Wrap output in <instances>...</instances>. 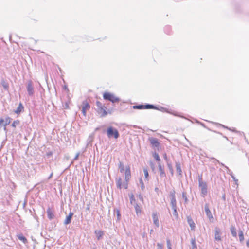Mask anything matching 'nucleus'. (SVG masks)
<instances>
[{
  "label": "nucleus",
  "mask_w": 249,
  "mask_h": 249,
  "mask_svg": "<svg viewBox=\"0 0 249 249\" xmlns=\"http://www.w3.org/2000/svg\"><path fill=\"white\" fill-rule=\"evenodd\" d=\"M247 246L249 248V239L247 242Z\"/></svg>",
  "instance_id": "obj_39"
},
{
  "label": "nucleus",
  "mask_w": 249,
  "mask_h": 249,
  "mask_svg": "<svg viewBox=\"0 0 249 249\" xmlns=\"http://www.w3.org/2000/svg\"><path fill=\"white\" fill-rule=\"evenodd\" d=\"M104 99L109 100L113 103L117 102L119 101V98L116 97L114 95L109 93L105 92L103 94Z\"/></svg>",
  "instance_id": "obj_5"
},
{
  "label": "nucleus",
  "mask_w": 249,
  "mask_h": 249,
  "mask_svg": "<svg viewBox=\"0 0 249 249\" xmlns=\"http://www.w3.org/2000/svg\"><path fill=\"white\" fill-rule=\"evenodd\" d=\"M152 219L154 224L157 227L159 226V215L157 212H154L152 213Z\"/></svg>",
  "instance_id": "obj_11"
},
{
  "label": "nucleus",
  "mask_w": 249,
  "mask_h": 249,
  "mask_svg": "<svg viewBox=\"0 0 249 249\" xmlns=\"http://www.w3.org/2000/svg\"><path fill=\"white\" fill-rule=\"evenodd\" d=\"M163 157L164 158V159L166 160H168V158H167V154L166 153H164L163 154Z\"/></svg>",
  "instance_id": "obj_36"
},
{
  "label": "nucleus",
  "mask_w": 249,
  "mask_h": 249,
  "mask_svg": "<svg viewBox=\"0 0 249 249\" xmlns=\"http://www.w3.org/2000/svg\"><path fill=\"white\" fill-rule=\"evenodd\" d=\"M171 172H172V173L173 174V169H172V170H171Z\"/></svg>",
  "instance_id": "obj_41"
},
{
  "label": "nucleus",
  "mask_w": 249,
  "mask_h": 249,
  "mask_svg": "<svg viewBox=\"0 0 249 249\" xmlns=\"http://www.w3.org/2000/svg\"><path fill=\"white\" fill-rule=\"evenodd\" d=\"M231 233L233 236L236 237L237 236V233H236V230L235 227H232L231 228Z\"/></svg>",
  "instance_id": "obj_27"
},
{
  "label": "nucleus",
  "mask_w": 249,
  "mask_h": 249,
  "mask_svg": "<svg viewBox=\"0 0 249 249\" xmlns=\"http://www.w3.org/2000/svg\"><path fill=\"white\" fill-rule=\"evenodd\" d=\"M148 140L150 142L151 146L153 147L158 148L160 146V143L159 142L158 140L157 139L151 137L149 138Z\"/></svg>",
  "instance_id": "obj_10"
},
{
  "label": "nucleus",
  "mask_w": 249,
  "mask_h": 249,
  "mask_svg": "<svg viewBox=\"0 0 249 249\" xmlns=\"http://www.w3.org/2000/svg\"><path fill=\"white\" fill-rule=\"evenodd\" d=\"M131 177L130 168L129 166L126 167L125 170V178L126 181H129Z\"/></svg>",
  "instance_id": "obj_13"
},
{
  "label": "nucleus",
  "mask_w": 249,
  "mask_h": 249,
  "mask_svg": "<svg viewBox=\"0 0 249 249\" xmlns=\"http://www.w3.org/2000/svg\"><path fill=\"white\" fill-rule=\"evenodd\" d=\"M20 123V121L18 120H15V121H14L13 123L12 124V126L13 127H14L15 128L16 127L17 125H18Z\"/></svg>",
  "instance_id": "obj_26"
},
{
  "label": "nucleus",
  "mask_w": 249,
  "mask_h": 249,
  "mask_svg": "<svg viewBox=\"0 0 249 249\" xmlns=\"http://www.w3.org/2000/svg\"><path fill=\"white\" fill-rule=\"evenodd\" d=\"M134 109H156V107L152 105H136L133 107Z\"/></svg>",
  "instance_id": "obj_6"
},
{
  "label": "nucleus",
  "mask_w": 249,
  "mask_h": 249,
  "mask_svg": "<svg viewBox=\"0 0 249 249\" xmlns=\"http://www.w3.org/2000/svg\"><path fill=\"white\" fill-rule=\"evenodd\" d=\"M1 84L4 88V89L6 90H8L9 89V84L8 82L5 80H1Z\"/></svg>",
  "instance_id": "obj_21"
},
{
  "label": "nucleus",
  "mask_w": 249,
  "mask_h": 249,
  "mask_svg": "<svg viewBox=\"0 0 249 249\" xmlns=\"http://www.w3.org/2000/svg\"><path fill=\"white\" fill-rule=\"evenodd\" d=\"M157 246L158 247V249H163V245L161 244L158 243Z\"/></svg>",
  "instance_id": "obj_35"
},
{
  "label": "nucleus",
  "mask_w": 249,
  "mask_h": 249,
  "mask_svg": "<svg viewBox=\"0 0 249 249\" xmlns=\"http://www.w3.org/2000/svg\"><path fill=\"white\" fill-rule=\"evenodd\" d=\"M119 167L121 172H123L124 171V166L123 163L120 162L119 164Z\"/></svg>",
  "instance_id": "obj_33"
},
{
  "label": "nucleus",
  "mask_w": 249,
  "mask_h": 249,
  "mask_svg": "<svg viewBox=\"0 0 249 249\" xmlns=\"http://www.w3.org/2000/svg\"><path fill=\"white\" fill-rule=\"evenodd\" d=\"M115 211L117 214V219L118 220H120L121 219V213H120L119 210L116 209L115 210Z\"/></svg>",
  "instance_id": "obj_32"
},
{
  "label": "nucleus",
  "mask_w": 249,
  "mask_h": 249,
  "mask_svg": "<svg viewBox=\"0 0 249 249\" xmlns=\"http://www.w3.org/2000/svg\"><path fill=\"white\" fill-rule=\"evenodd\" d=\"M171 205L172 206V208L177 207L176 199H171Z\"/></svg>",
  "instance_id": "obj_28"
},
{
  "label": "nucleus",
  "mask_w": 249,
  "mask_h": 249,
  "mask_svg": "<svg viewBox=\"0 0 249 249\" xmlns=\"http://www.w3.org/2000/svg\"><path fill=\"white\" fill-rule=\"evenodd\" d=\"M172 209L173 210V215L175 217L176 219H178V212L177 211V207L176 208H173Z\"/></svg>",
  "instance_id": "obj_29"
},
{
  "label": "nucleus",
  "mask_w": 249,
  "mask_h": 249,
  "mask_svg": "<svg viewBox=\"0 0 249 249\" xmlns=\"http://www.w3.org/2000/svg\"><path fill=\"white\" fill-rule=\"evenodd\" d=\"M95 233L98 240H100L104 235V231L100 230H96Z\"/></svg>",
  "instance_id": "obj_19"
},
{
  "label": "nucleus",
  "mask_w": 249,
  "mask_h": 249,
  "mask_svg": "<svg viewBox=\"0 0 249 249\" xmlns=\"http://www.w3.org/2000/svg\"><path fill=\"white\" fill-rule=\"evenodd\" d=\"M27 90L29 95H32L34 93V89L31 83H29L27 86Z\"/></svg>",
  "instance_id": "obj_20"
},
{
  "label": "nucleus",
  "mask_w": 249,
  "mask_h": 249,
  "mask_svg": "<svg viewBox=\"0 0 249 249\" xmlns=\"http://www.w3.org/2000/svg\"><path fill=\"white\" fill-rule=\"evenodd\" d=\"M143 172H144V174L145 178L146 180H148V176H149V174H148V172L147 169L146 168H144L143 169Z\"/></svg>",
  "instance_id": "obj_30"
},
{
  "label": "nucleus",
  "mask_w": 249,
  "mask_h": 249,
  "mask_svg": "<svg viewBox=\"0 0 249 249\" xmlns=\"http://www.w3.org/2000/svg\"><path fill=\"white\" fill-rule=\"evenodd\" d=\"M47 213L48 217L49 219L51 220L53 219L54 217V215L53 214V211L51 210V208H48L47 210Z\"/></svg>",
  "instance_id": "obj_16"
},
{
  "label": "nucleus",
  "mask_w": 249,
  "mask_h": 249,
  "mask_svg": "<svg viewBox=\"0 0 249 249\" xmlns=\"http://www.w3.org/2000/svg\"><path fill=\"white\" fill-rule=\"evenodd\" d=\"M24 106H23L22 103L20 102L18 107L17 108L16 110H15L14 112L18 115H19L21 112H23L24 110Z\"/></svg>",
  "instance_id": "obj_14"
},
{
  "label": "nucleus",
  "mask_w": 249,
  "mask_h": 249,
  "mask_svg": "<svg viewBox=\"0 0 249 249\" xmlns=\"http://www.w3.org/2000/svg\"><path fill=\"white\" fill-rule=\"evenodd\" d=\"M18 237L20 240L22 241L24 243H27V239L24 236H23L22 234L18 235Z\"/></svg>",
  "instance_id": "obj_23"
},
{
  "label": "nucleus",
  "mask_w": 249,
  "mask_h": 249,
  "mask_svg": "<svg viewBox=\"0 0 249 249\" xmlns=\"http://www.w3.org/2000/svg\"><path fill=\"white\" fill-rule=\"evenodd\" d=\"M205 211L206 213L207 217L209 218V221L211 222H213L214 221V218L212 215V213L211 212V211L209 208V206L208 204H206L205 205Z\"/></svg>",
  "instance_id": "obj_9"
},
{
  "label": "nucleus",
  "mask_w": 249,
  "mask_h": 249,
  "mask_svg": "<svg viewBox=\"0 0 249 249\" xmlns=\"http://www.w3.org/2000/svg\"><path fill=\"white\" fill-rule=\"evenodd\" d=\"M107 133L109 138L113 137L115 139H117L119 136L118 130L116 129L113 128L112 126L108 127Z\"/></svg>",
  "instance_id": "obj_4"
},
{
  "label": "nucleus",
  "mask_w": 249,
  "mask_h": 249,
  "mask_svg": "<svg viewBox=\"0 0 249 249\" xmlns=\"http://www.w3.org/2000/svg\"><path fill=\"white\" fill-rule=\"evenodd\" d=\"M128 181L126 180L124 182H123L121 178H120L117 180V186L120 189L122 188L127 189L128 187Z\"/></svg>",
  "instance_id": "obj_8"
},
{
  "label": "nucleus",
  "mask_w": 249,
  "mask_h": 249,
  "mask_svg": "<svg viewBox=\"0 0 249 249\" xmlns=\"http://www.w3.org/2000/svg\"><path fill=\"white\" fill-rule=\"evenodd\" d=\"M150 164H151L152 169L153 170H154V164L152 162H151Z\"/></svg>",
  "instance_id": "obj_38"
},
{
  "label": "nucleus",
  "mask_w": 249,
  "mask_h": 249,
  "mask_svg": "<svg viewBox=\"0 0 249 249\" xmlns=\"http://www.w3.org/2000/svg\"><path fill=\"white\" fill-rule=\"evenodd\" d=\"M239 238L240 242H243L244 240V234L242 231H240L239 233Z\"/></svg>",
  "instance_id": "obj_25"
},
{
  "label": "nucleus",
  "mask_w": 249,
  "mask_h": 249,
  "mask_svg": "<svg viewBox=\"0 0 249 249\" xmlns=\"http://www.w3.org/2000/svg\"><path fill=\"white\" fill-rule=\"evenodd\" d=\"M139 199H140V201L142 203L143 202V200L142 197L139 196Z\"/></svg>",
  "instance_id": "obj_37"
},
{
  "label": "nucleus",
  "mask_w": 249,
  "mask_h": 249,
  "mask_svg": "<svg viewBox=\"0 0 249 249\" xmlns=\"http://www.w3.org/2000/svg\"><path fill=\"white\" fill-rule=\"evenodd\" d=\"M167 246L168 249H172L171 244L170 241L169 239L167 240Z\"/></svg>",
  "instance_id": "obj_34"
},
{
  "label": "nucleus",
  "mask_w": 249,
  "mask_h": 249,
  "mask_svg": "<svg viewBox=\"0 0 249 249\" xmlns=\"http://www.w3.org/2000/svg\"><path fill=\"white\" fill-rule=\"evenodd\" d=\"M90 105L87 101H84L82 104V111L84 116H86L87 111L90 109Z\"/></svg>",
  "instance_id": "obj_7"
},
{
  "label": "nucleus",
  "mask_w": 249,
  "mask_h": 249,
  "mask_svg": "<svg viewBox=\"0 0 249 249\" xmlns=\"http://www.w3.org/2000/svg\"><path fill=\"white\" fill-rule=\"evenodd\" d=\"M158 168L159 170V172L160 173V175L161 177H165L166 174L164 171V168L161 165L160 163H158Z\"/></svg>",
  "instance_id": "obj_18"
},
{
  "label": "nucleus",
  "mask_w": 249,
  "mask_h": 249,
  "mask_svg": "<svg viewBox=\"0 0 249 249\" xmlns=\"http://www.w3.org/2000/svg\"><path fill=\"white\" fill-rule=\"evenodd\" d=\"M130 199L131 204L134 206L135 210L137 215L141 214L142 212L141 204L136 203V201L134 198V196L133 195H131Z\"/></svg>",
  "instance_id": "obj_3"
},
{
  "label": "nucleus",
  "mask_w": 249,
  "mask_h": 249,
  "mask_svg": "<svg viewBox=\"0 0 249 249\" xmlns=\"http://www.w3.org/2000/svg\"><path fill=\"white\" fill-rule=\"evenodd\" d=\"M177 169H178V170H179L180 171H181L180 168V167H179V166H178V167L177 168Z\"/></svg>",
  "instance_id": "obj_40"
},
{
  "label": "nucleus",
  "mask_w": 249,
  "mask_h": 249,
  "mask_svg": "<svg viewBox=\"0 0 249 249\" xmlns=\"http://www.w3.org/2000/svg\"><path fill=\"white\" fill-rule=\"evenodd\" d=\"M214 238L217 241L221 240V231L218 227L215 228Z\"/></svg>",
  "instance_id": "obj_12"
},
{
  "label": "nucleus",
  "mask_w": 249,
  "mask_h": 249,
  "mask_svg": "<svg viewBox=\"0 0 249 249\" xmlns=\"http://www.w3.org/2000/svg\"><path fill=\"white\" fill-rule=\"evenodd\" d=\"M187 221L191 229L194 230L195 228V224L190 216L187 217Z\"/></svg>",
  "instance_id": "obj_17"
},
{
  "label": "nucleus",
  "mask_w": 249,
  "mask_h": 249,
  "mask_svg": "<svg viewBox=\"0 0 249 249\" xmlns=\"http://www.w3.org/2000/svg\"><path fill=\"white\" fill-rule=\"evenodd\" d=\"M192 244V249H197V246L196 243V240L195 238L192 239L191 241Z\"/></svg>",
  "instance_id": "obj_24"
},
{
  "label": "nucleus",
  "mask_w": 249,
  "mask_h": 249,
  "mask_svg": "<svg viewBox=\"0 0 249 249\" xmlns=\"http://www.w3.org/2000/svg\"><path fill=\"white\" fill-rule=\"evenodd\" d=\"M199 187L200 189L201 194L202 196L204 197L207 194V185L205 182L202 181V177H200L198 178Z\"/></svg>",
  "instance_id": "obj_2"
},
{
  "label": "nucleus",
  "mask_w": 249,
  "mask_h": 249,
  "mask_svg": "<svg viewBox=\"0 0 249 249\" xmlns=\"http://www.w3.org/2000/svg\"><path fill=\"white\" fill-rule=\"evenodd\" d=\"M96 104L97 107V113L100 115V117H105L107 115L108 113L106 110L107 108L100 101H97Z\"/></svg>",
  "instance_id": "obj_1"
},
{
  "label": "nucleus",
  "mask_w": 249,
  "mask_h": 249,
  "mask_svg": "<svg viewBox=\"0 0 249 249\" xmlns=\"http://www.w3.org/2000/svg\"><path fill=\"white\" fill-rule=\"evenodd\" d=\"M170 197H171V199H176L175 198V191L173 190L170 193Z\"/></svg>",
  "instance_id": "obj_31"
},
{
  "label": "nucleus",
  "mask_w": 249,
  "mask_h": 249,
  "mask_svg": "<svg viewBox=\"0 0 249 249\" xmlns=\"http://www.w3.org/2000/svg\"><path fill=\"white\" fill-rule=\"evenodd\" d=\"M73 215V213L70 212L69 213V215L66 217V219L64 221L65 224L67 225L71 223Z\"/></svg>",
  "instance_id": "obj_15"
},
{
  "label": "nucleus",
  "mask_w": 249,
  "mask_h": 249,
  "mask_svg": "<svg viewBox=\"0 0 249 249\" xmlns=\"http://www.w3.org/2000/svg\"><path fill=\"white\" fill-rule=\"evenodd\" d=\"M152 156L154 157V158L155 159V160L159 162V163H160V158L159 154L156 152H153L152 153Z\"/></svg>",
  "instance_id": "obj_22"
}]
</instances>
